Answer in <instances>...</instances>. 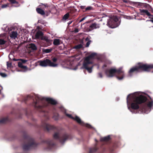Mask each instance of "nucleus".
<instances>
[{
  "instance_id": "obj_49",
  "label": "nucleus",
  "mask_w": 153,
  "mask_h": 153,
  "mask_svg": "<svg viewBox=\"0 0 153 153\" xmlns=\"http://www.w3.org/2000/svg\"><path fill=\"white\" fill-rule=\"evenodd\" d=\"M43 5H44L45 7H48V5L47 4H44Z\"/></svg>"
},
{
  "instance_id": "obj_30",
  "label": "nucleus",
  "mask_w": 153,
  "mask_h": 153,
  "mask_svg": "<svg viewBox=\"0 0 153 153\" xmlns=\"http://www.w3.org/2000/svg\"><path fill=\"white\" fill-rule=\"evenodd\" d=\"M69 13H67L64 15L63 17V19L65 20H66L68 19L69 17Z\"/></svg>"
},
{
  "instance_id": "obj_50",
  "label": "nucleus",
  "mask_w": 153,
  "mask_h": 153,
  "mask_svg": "<svg viewBox=\"0 0 153 153\" xmlns=\"http://www.w3.org/2000/svg\"><path fill=\"white\" fill-rule=\"evenodd\" d=\"M150 21L152 22H153V18L152 19L150 20Z\"/></svg>"
},
{
  "instance_id": "obj_33",
  "label": "nucleus",
  "mask_w": 153,
  "mask_h": 153,
  "mask_svg": "<svg viewBox=\"0 0 153 153\" xmlns=\"http://www.w3.org/2000/svg\"><path fill=\"white\" fill-rule=\"evenodd\" d=\"M93 7L91 6H88L85 8V11H86L88 10H93Z\"/></svg>"
},
{
  "instance_id": "obj_16",
  "label": "nucleus",
  "mask_w": 153,
  "mask_h": 153,
  "mask_svg": "<svg viewBox=\"0 0 153 153\" xmlns=\"http://www.w3.org/2000/svg\"><path fill=\"white\" fill-rule=\"evenodd\" d=\"M42 39L44 40L47 43L46 46H48L50 45L51 44V40L48 39V37H44Z\"/></svg>"
},
{
  "instance_id": "obj_6",
  "label": "nucleus",
  "mask_w": 153,
  "mask_h": 153,
  "mask_svg": "<svg viewBox=\"0 0 153 153\" xmlns=\"http://www.w3.org/2000/svg\"><path fill=\"white\" fill-rule=\"evenodd\" d=\"M24 140L26 142L27 144L23 146V149L24 150H28L31 149L35 148L38 144L35 142L34 139L31 137L27 134H25L23 135Z\"/></svg>"
},
{
  "instance_id": "obj_12",
  "label": "nucleus",
  "mask_w": 153,
  "mask_h": 153,
  "mask_svg": "<svg viewBox=\"0 0 153 153\" xmlns=\"http://www.w3.org/2000/svg\"><path fill=\"white\" fill-rule=\"evenodd\" d=\"M44 142L46 143L48 145V147L47 149H51V147L55 145V143L53 142L52 140L48 139L44 141Z\"/></svg>"
},
{
  "instance_id": "obj_39",
  "label": "nucleus",
  "mask_w": 153,
  "mask_h": 153,
  "mask_svg": "<svg viewBox=\"0 0 153 153\" xmlns=\"http://www.w3.org/2000/svg\"><path fill=\"white\" fill-rule=\"evenodd\" d=\"M98 77L102 78L103 77V75L101 72H100L98 73Z\"/></svg>"
},
{
  "instance_id": "obj_26",
  "label": "nucleus",
  "mask_w": 153,
  "mask_h": 153,
  "mask_svg": "<svg viewBox=\"0 0 153 153\" xmlns=\"http://www.w3.org/2000/svg\"><path fill=\"white\" fill-rule=\"evenodd\" d=\"M52 50L53 49L52 48L47 49H42V52L43 53H48L51 52L52 51Z\"/></svg>"
},
{
  "instance_id": "obj_46",
  "label": "nucleus",
  "mask_w": 153,
  "mask_h": 153,
  "mask_svg": "<svg viewBox=\"0 0 153 153\" xmlns=\"http://www.w3.org/2000/svg\"><path fill=\"white\" fill-rule=\"evenodd\" d=\"M123 2L127 3L128 2V1L127 0H123Z\"/></svg>"
},
{
  "instance_id": "obj_43",
  "label": "nucleus",
  "mask_w": 153,
  "mask_h": 153,
  "mask_svg": "<svg viewBox=\"0 0 153 153\" xmlns=\"http://www.w3.org/2000/svg\"><path fill=\"white\" fill-rule=\"evenodd\" d=\"M91 38V37L90 36H88L85 39V41H91L90 40V39Z\"/></svg>"
},
{
  "instance_id": "obj_25",
  "label": "nucleus",
  "mask_w": 153,
  "mask_h": 153,
  "mask_svg": "<svg viewBox=\"0 0 153 153\" xmlns=\"http://www.w3.org/2000/svg\"><path fill=\"white\" fill-rule=\"evenodd\" d=\"M8 1L11 4H17L18 5L16 6V7H19V4L18 1H16V0H8Z\"/></svg>"
},
{
  "instance_id": "obj_4",
  "label": "nucleus",
  "mask_w": 153,
  "mask_h": 153,
  "mask_svg": "<svg viewBox=\"0 0 153 153\" xmlns=\"http://www.w3.org/2000/svg\"><path fill=\"white\" fill-rule=\"evenodd\" d=\"M153 69V64L148 65L139 63L138 65L131 68L128 71V74L131 76L133 73H137L142 71L150 72Z\"/></svg>"
},
{
  "instance_id": "obj_28",
  "label": "nucleus",
  "mask_w": 153,
  "mask_h": 153,
  "mask_svg": "<svg viewBox=\"0 0 153 153\" xmlns=\"http://www.w3.org/2000/svg\"><path fill=\"white\" fill-rule=\"evenodd\" d=\"M33 96L28 95L25 98L24 100L25 102H26V101L28 100L33 99Z\"/></svg>"
},
{
  "instance_id": "obj_24",
  "label": "nucleus",
  "mask_w": 153,
  "mask_h": 153,
  "mask_svg": "<svg viewBox=\"0 0 153 153\" xmlns=\"http://www.w3.org/2000/svg\"><path fill=\"white\" fill-rule=\"evenodd\" d=\"M98 149L97 147L95 146L90 149L89 153H95Z\"/></svg>"
},
{
  "instance_id": "obj_40",
  "label": "nucleus",
  "mask_w": 153,
  "mask_h": 153,
  "mask_svg": "<svg viewBox=\"0 0 153 153\" xmlns=\"http://www.w3.org/2000/svg\"><path fill=\"white\" fill-rule=\"evenodd\" d=\"M9 4H3L1 6V7H2V8H6L7 7H8L9 6Z\"/></svg>"
},
{
  "instance_id": "obj_21",
  "label": "nucleus",
  "mask_w": 153,
  "mask_h": 153,
  "mask_svg": "<svg viewBox=\"0 0 153 153\" xmlns=\"http://www.w3.org/2000/svg\"><path fill=\"white\" fill-rule=\"evenodd\" d=\"M136 3L137 4L138 6H143L145 8H147L148 6L149 5L148 4L139 2H136Z\"/></svg>"
},
{
  "instance_id": "obj_10",
  "label": "nucleus",
  "mask_w": 153,
  "mask_h": 153,
  "mask_svg": "<svg viewBox=\"0 0 153 153\" xmlns=\"http://www.w3.org/2000/svg\"><path fill=\"white\" fill-rule=\"evenodd\" d=\"M73 120L76 121L79 124L82 126H85L89 128H90L91 127V125L88 124H85L83 122H82L81 119L77 116H76L75 117H74V119Z\"/></svg>"
},
{
  "instance_id": "obj_41",
  "label": "nucleus",
  "mask_w": 153,
  "mask_h": 153,
  "mask_svg": "<svg viewBox=\"0 0 153 153\" xmlns=\"http://www.w3.org/2000/svg\"><path fill=\"white\" fill-rule=\"evenodd\" d=\"M91 42V41H88L86 43V47H89V45H90Z\"/></svg>"
},
{
  "instance_id": "obj_13",
  "label": "nucleus",
  "mask_w": 153,
  "mask_h": 153,
  "mask_svg": "<svg viewBox=\"0 0 153 153\" xmlns=\"http://www.w3.org/2000/svg\"><path fill=\"white\" fill-rule=\"evenodd\" d=\"M139 10L141 15H144L146 14L148 16H153L151 15L147 10L140 9Z\"/></svg>"
},
{
  "instance_id": "obj_9",
  "label": "nucleus",
  "mask_w": 153,
  "mask_h": 153,
  "mask_svg": "<svg viewBox=\"0 0 153 153\" xmlns=\"http://www.w3.org/2000/svg\"><path fill=\"white\" fill-rule=\"evenodd\" d=\"M39 65L42 67H46L49 66L52 67H56L58 65L52 62L51 60L46 59L42 61H39Z\"/></svg>"
},
{
  "instance_id": "obj_29",
  "label": "nucleus",
  "mask_w": 153,
  "mask_h": 153,
  "mask_svg": "<svg viewBox=\"0 0 153 153\" xmlns=\"http://www.w3.org/2000/svg\"><path fill=\"white\" fill-rule=\"evenodd\" d=\"M82 48V45L81 44H79L74 46V48L76 49H78Z\"/></svg>"
},
{
  "instance_id": "obj_52",
  "label": "nucleus",
  "mask_w": 153,
  "mask_h": 153,
  "mask_svg": "<svg viewBox=\"0 0 153 153\" xmlns=\"http://www.w3.org/2000/svg\"><path fill=\"white\" fill-rule=\"evenodd\" d=\"M71 22H69V24H71Z\"/></svg>"
},
{
  "instance_id": "obj_3",
  "label": "nucleus",
  "mask_w": 153,
  "mask_h": 153,
  "mask_svg": "<svg viewBox=\"0 0 153 153\" xmlns=\"http://www.w3.org/2000/svg\"><path fill=\"white\" fill-rule=\"evenodd\" d=\"M42 126L45 131H49L50 130L56 131L53 135V137L55 139L59 140L61 143H64L67 140L71 138V136L70 134L66 133L61 134L60 131L57 129V128L45 122H42Z\"/></svg>"
},
{
  "instance_id": "obj_38",
  "label": "nucleus",
  "mask_w": 153,
  "mask_h": 153,
  "mask_svg": "<svg viewBox=\"0 0 153 153\" xmlns=\"http://www.w3.org/2000/svg\"><path fill=\"white\" fill-rule=\"evenodd\" d=\"M0 75L3 77H5L7 76V75L5 73H0Z\"/></svg>"
},
{
  "instance_id": "obj_2",
  "label": "nucleus",
  "mask_w": 153,
  "mask_h": 153,
  "mask_svg": "<svg viewBox=\"0 0 153 153\" xmlns=\"http://www.w3.org/2000/svg\"><path fill=\"white\" fill-rule=\"evenodd\" d=\"M45 100L48 102L44 103L42 105H41L39 104V101L42 100V99L39 97H36V101H35L34 100L33 101L32 105L35 108L39 110L42 113L46 120H48L49 119L50 114L48 111L45 110V108H47L49 105V104L55 105L57 104V102L56 100L52 98H46Z\"/></svg>"
},
{
  "instance_id": "obj_44",
  "label": "nucleus",
  "mask_w": 153,
  "mask_h": 153,
  "mask_svg": "<svg viewBox=\"0 0 153 153\" xmlns=\"http://www.w3.org/2000/svg\"><path fill=\"white\" fill-rule=\"evenodd\" d=\"M85 6H80V8L82 9H84L85 8Z\"/></svg>"
},
{
  "instance_id": "obj_47",
  "label": "nucleus",
  "mask_w": 153,
  "mask_h": 153,
  "mask_svg": "<svg viewBox=\"0 0 153 153\" xmlns=\"http://www.w3.org/2000/svg\"><path fill=\"white\" fill-rule=\"evenodd\" d=\"M74 31L75 32H78L79 31V30L78 29H75Z\"/></svg>"
},
{
  "instance_id": "obj_11",
  "label": "nucleus",
  "mask_w": 153,
  "mask_h": 153,
  "mask_svg": "<svg viewBox=\"0 0 153 153\" xmlns=\"http://www.w3.org/2000/svg\"><path fill=\"white\" fill-rule=\"evenodd\" d=\"M100 27V25L96 23H92L88 28L89 31H91L94 29L99 28Z\"/></svg>"
},
{
  "instance_id": "obj_27",
  "label": "nucleus",
  "mask_w": 153,
  "mask_h": 153,
  "mask_svg": "<svg viewBox=\"0 0 153 153\" xmlns=\"http://www.w3.org/2000/svg\"><path fill=\"white\" fill-rule=\"evenodd\" d=\"M19 61H20L18 62V66L19 65V64L20 63H21V64L22 65L23 64H24L27 61V60L23 59H19Z\"/></svg>"
},
{
  "instance_id": "obj_36",
  "label": "nucleus",
  "mask_w": 153,
  "mask_h": 153,
  "mask_svg": "<svg viewBox=\"0 0 153 153\" xmlns=\"http://www.w3.org/2000/svg\"><path fill=\"white\" fill-rule=\"evenodd\" d=\"M153 104V101L149 102L147 104V106L149 108H151Z\"/></svg>"
},
{
  "instance_id": "obj_35",
  "label": "nucleus",
  "mask_w": 153,
  "mask_h": 153,
  "mask_svg": "<svg viewBox=\"0 0 153 153\" xmlns=\"http://www.w3.org/2000/svg\"><path fill=\"white\" fill-rule=\"evenodd\" d=\"M59 115L58 114H56L54 115L53 118L55 119V120H56L58 118Z\"/></svg>"
},
{
  "instance_id": "obj_7",
  "label": "nucleus",
  "mask_w": 153,
  "mask_h": 153,
  "mask_svg": "<svg viewBox=\"0 0 153 153\" xmlns=\"http://www.w3.org/2000/svg\"><path fill=\"white\" fill-rule=\"evenodd\" d=\"M96 55L95 53H92L88 56L86 57L85 59L83 64V68L87 70L89 73H91L93 66L89 67V65L92 64V62L90 61L91 59H93Z\"/></svg>"
},
{
  "instance_id": "obj_20",
  "label": "nucleus",
  "mask_w": 153,
  "mask_h": 153,
  "mask_svg": "<svg viewBox=\"0 0 153 153\" xmlns=\"http://www.w3.org/2000/svg\"><path fill=\"white\" fill-rule=\"evenodd\" d=\"M8 120V118L6 117L3 118L0 120V124H4L6 123Z\"/></svg>"
},
{
  "instance_id": "obj_31",
  "label": "nucleus",
  "mask_w": 153,
  "mask_h": 153,
  "mask_svg": "<svg viewBox=\"0 0 153 153\" xmlns=\"http://www.w3.org/2000/svg\"><path fill=\"white\" fill-rule=\"evenodd\" d=\"M6 41L4 40V39H0V45H3L4 44Z\"/></svg>"
},
{
  "instance_id": "obj_8",
  "label": "nucleus",
  "mask_w": 153,
  "mask_h": 153,
  "mask_svg": "<svg viewBox=\"0 0 153 153\" xmlns=\"http://www.w3.org/2000/svg\"><path fill=\"white\" fill-rule=\"evenodd\" d=\"M120 22L116 16H113L110 18L107 22V25L111 28L117 27L120 25Z\"/></svg>"
},
{
  "instance_id": "obj_37",
  "label": "nucleus",
  "mask_w": 153,
  "mask_h": 153,
  "mask_svg": "<svg viewBox=\"0 0 153 153\" xmlns=\"http://www.w3.org/2000/svg\"><path fill=\"white\" fill-rule=\"evenodd\" d=\"M66 115L69 118H71L73 120L74 119V117H73L71 114H66Z\"/></svg>"
},
{
  "instance_id": "obj_32",
  "label": "nucleus",
  "mask_w": 153,
  "mask_h": 153,
  "mask_svg": "<svg viewBox=\"0 0 153 153\" xmlns=\"http://www.w3.org/2000/svg\"><path fill=\"white\" fill-rule=\"evenodd\" d=\"M19 67L23 69H26L27 68V66L23 65L21 64V63H20L19 65H18Z\"/></svg>"
},
{
  "instance_id": "obj_22",
  "label": "nucleus",
  "mask_w": 153,
  "mask_h": 153,
  "mask_svg": "<svg viewBox=\"0 0 153 153\" xmlns=\"http://www.w3.org/2000/svg\"><path fill=\"white\" fill-rule=\"evenodd\" d=\"M61 40L59 39H55L53 40V44L54 45H58L60 44Z\"/></svg>"
},
{
  "instance_id": "obj_17",
  "label": "nucleus",
  "mask_w": 153,
  "mask_h": 153,
  "mask_svg": "<svg viewBox=\"0 0 153 153\" xmlns=\"http://www.w3.org/2000/svg\"><path fill=\"white\" fill-rule=\"evenodd\" d=\"M36 11L38 13L42 15H45V13L44 11L40 8H37L36 9Z\"/></svg>"
},
{
  "instance_id": "obj_5",
  "label": "nucleus",
  "mask_w": 153,
  "mask_h": 153,
  "mask_svg": "<svg viewBox=\"0 0 153 153\" xmlns=\"http://www.w3.org/2000/svg\"><path fill=\"white\" fill-rule=\"evenodd\" d=\"M105 73L108 77H113L116 75L117 78L119 80L123 79L124 76V72L121 68H119L118 69L115 68L106 69L105 70Z\"/></svg>"
},
{
  "instance_id": "obj_23",
  "label": "nucleus",
  "mask_w": 153,
  "mask_h": 153,
  "mask_svg": "<svg viewBox=\"0 0 153 153\" xmlns=\"http://www.w3.org/2000/svg\"><path fill=\"white\" fill-rule=\"evenodd\" d=\"M110 139V137L108 136L106 137L101 138L100 141H101L107 142Z\"/></svg>"
},
{
  "instance_id": "obj_34",
  "label": "nucleus",
  "mask_w": 153,
  "mask_h": 153,
  "mask_svg": "<svg viewBox=\"0 0 153 153\" xmlns=\"http://www.w3.org/2000/svg\"><path fill=\"white\" fill-rule=\"evenodd\" d=\"M7 67H10L12 65V62H7Z\"/></svg>"
},
{
  "instance_id": "obj_1",
  "label": "nucleus",
  "mask_w": 153,
  "mask_h": 153,
  "mask_svg": "<svg viewBox=\"0 0 153 153\" xmlns=\"http://www.w3.org/2000/svg\"><path fill=\"white\" fill-rule=\"evenodd\" d=\"M129 96V95L127 96V102L128 104H131V108L134 110L139 109L141 112H145L146 108V105L140 107L138 105L145 102L147 100V98L142 95L138 96L132 95L128 98Z\"/></svg>"
},
{
  "instance_id": "obj_42",
  "label": "nucleus",
  "mask_w": 153,
  "mask_h": 153,
  "mask_svg": "<svg viewBox=\"0 0 153 153\" xmlns=\"http://www.w3.org/2000/svg\"><path fill=\"white\" fill-rule=\"evenodd\" d=\"M52 60L53 62H55L57 61V59L56 58L54 57L52 59Z\"/></svg>"
},
{
  "instance_id": "obj_45",
  "label": "nucleus",
  "mask_w": 153,
  "mask_h": 153,
  "mask_svg": "<svg viewBox=\"0 0 153 153\" xmlns=\"http://www.w3.org/2000/svg\"><path fill=\"white\" fill-rule=\"evenodd\" d=\"M107 67V65L106 64H104L102 66V68H105Z\"/></svg>"
},
{
  "instance_id": "obj_48",
  "label": "nucleus",
  "mask_w": 153,
  "mask_h": 153,
  "mask_svg": "<svg viewBox=\"0 0 153 153\" xmlns=\"http://www.w3.org/2000/svg\"><path fill=\"white\" fill-rule=\"evenodd\" d=\"M85 18H82L80 21V22H82V21H83L84 19H85Z\"/></svg>"
},
{
  "instance_id": "obj_15",
  "label": "nucleus",
  "mask_w": 153,
  "mask_h": 153,
  "mask_svg": "<svg viewBox=\"0 0 153 153\" xmlns=\"http://www.w3.org/2000/svg\"><path fill=\"white\" fill-rule=\"evenodd\" d=\"M43 35V34L41 31H38L36 33L35 36L36 39H39L41 36H42Z\"/></svg>"
},
{
  "instance_id": "obj_19",
  "label": "nucleus",
  "mask_w": 153,
  "mask_h": 153,
  "mask_svg": "<svg viewBox=\"0 0 153 153\" xmlns=\"http://www.w3.org/2000/svg\"><path fill=\"white\" fill-rule=\"evenodd\" d=\"M28 48L31 49L33 50H36L37 49V47L36 45L33 43H31L29 44Z\"/></svg>"
},
{
  "instance_id": "obj_53",
  "label": "nucleus",
  "mask_w": 153,
  "mask_h": 153,
  "mask_svg": "<svg viewBox=\"0 0 153 153\" xmlns=\"http://www.w3.org/2000/svg\"><path fill=\"white\" fill-rule=\"evenodd\" d=\"M113 149H111V151H113Z\"/></svg>"
},
{
  "instance_id": "obj_51",
  "label": "nucleus",
  "mask_w": 153,
  "mask_h": 153,
  "mask_svg": "<svg viewBox=\"0 0 153 153\" xmlns=\"http://www.w3.org/2000/svg\"><path fill=\"white\" fill-rule=\"evenodd\" d=\"M95 140L97 142V140L95 139Z\"/></svg>"
},
{
  "instance_id": "obj_18",
  "label": "nucleus",
  "mask_w": 153,
  "mask_h": 153,
  "mask_svg": "<svg viewBox=\"0 0 153 153\" xmlns=\"http://www.w3.org/2000/svg\"><path fill=\"white\" fill-rule=\"evenodd\" d=\"M10 60H13L14 61H18L19 60V59H16L14 58V56L10 53L8 56Z\"/></svg>"
},
{
  "instance_id": "obj_14",
  "label": "nucleus",
  "mask_w": 153,
  "mask_h": 153,
  "mask_svg": "<svg viewBox=\"0 0 153 153\" xmlns=\"http://www.w3.org/2000/svg\"><path fill=\"white\" fill-rule=\"evenodd\" d=\"M9 36L10 38L15 39L18 36V33L16 31H13L10 33Z\"/></svg>"
}]
</instances>
